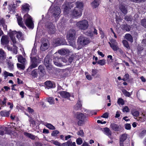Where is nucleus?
I'll use <instances>...</instances> for the list:
<instances>
[{"mask_svg": "<svg viewBox=\"0 0 146 146\" xmlns=\"http://www.w3.org/2000/svg\"><path fill=\"white\" fill-rule=\"evenodd\" d=\"M76 37V31L74 29H70L67 33V37L69 42V44L72 46L75 45L74 41Z\"/></svg>", "mask_w": 146, "mask_h": 146, "instance_id": "1", "label": "nucleus"}, {"mask_svg": "<svg viewBox=\"0 0 146 146\" xmlns=\"http://www.w3.org/2000/svg\"><path fill=\"white\" fill-rule=\"evenodd\" d=\"M76 26L79 29L85 30L88 27V23L87 20H83L77 22L76 24Z\"/></svg>", "mask_w": 146, "mask_h": 146, "instance_id": "2", "label": "nucleus"}, {"mask_svg": "<svg viewBox=\"0 0 146 146\" xmlns=\"http://www.w3.org/2000/svg\"><path fill=\"white\" fill-rule=\"evenodd\" d=\"M24 20L25 21L26 25L29 28L33 29L34 24L31 16L28 14L24 15Z\"/></svg>", "mask_w": 146, "mask_h": 146, "instance_id": "3", "label": "nucleus"}, {"mask_svg": "<svg viewBox=\"0 0 146 146\" xmlns=\"http://www.w3.org/2000/svg\"><path fill=\"white\" fill-rule=\"evenodd\" d=\"M10 36L11 39V44L13 45V52L14 54H16L17 52L18 48L17 46L19 44L18 42L16 41V40L15 37H13L14 36L13 34H12V33H10Z\"/></svg>", "mask_w": 146, "mask_h": 146, "instance_id": "4", "label": "nucleus"}, {"mask_svg": "<svg viewBox=\"0 0 146 146\" xmlns=\"http://www.w3.org/2000/svg\"><path fill=\"white\" fill-rule=\"evenodd\" d=\"M90 42L89 38L83 36H80L78 38V42L81 46H83Z\"/></svg>", "mask_w": 146, "mask_h": 146, "instance_id": "5", "label": "nucleus"}, {"mask_svg": "<svg viewBox=\"0 0 146 146\" xmlns=\"http://www.w3.org/2000/svg\"><path fill=\"white\" fill-rule=\"evenodd\" d=\"M30 56L31 63L30 65L29 68V69H32L36 67L39 63V60L37 59L35 57Z\"/></svg>", "mask_w": 146, "mask_h": 146, "instance_id": "6", "label": "nucleus"}, {"mask_svg": "<svg viewBox=\"0 0 146 146\" xmlns=\"http://www.w3.org/2000/svg\"><path fill=\"white\" fill-rule=\"evenodd\" d=\"M74 7L73 4L71 3L66 2L62 6V8L64 9V11L65 14H67L69 13L70 9Z\"/></svg>", "mask_w": 146, "mask_h": 146, "instance_id": "7", "label": "nucleus"}, {"mask_svg": "<svg viewBox=\"0 0 146 146\" xmlns=\"http://www.w3.org/2000/svg\"><path fill=\"white\" fill-rule=\"evenodd\" d=\"M72 15L73 17H79L82 15V11L78 8H74L72 13Z\"/></svg>", "mask_w": 146, "mask_h": 146, "instance_id": "8", "label": "nucleus"}, {"mask_svg": "<svg viewBox=\"0 0 146 146\" xmlns=\"http://www.w3.org/2000/svg\"><path fill=\"white\" fill-rule=\"evenodd\" d=\"M52 13L55 18L57 17L60 13V9L58 7H54L53 9Z\"/></svg>", "mask_w": 146, "mask_h": 146, "instance_id": "9", "label": "nucleus"}, {"mask_svg": "<svg viewBox=\"0 0 146 146\" xmlns=\"http://www.w3.org/2000/svg\"><path fill=\"white\" fill-rule=\"evenodd\" d=\"M47 30L49 34H53L55 31L54 26L51 23H49L47 25Z\"/></svg>", "mask_w": 146, "mask_h": 146, "instance_id": "10", "label": "nucleus"}, {"mask_svg": "<svg viewBox=\"0 0 146 146\" xmlns=\"http://www.w3.org/2000/svg\"><path fill=\"white\" fill-rule=\"evenodd\" d=\"M12 34L14 35H16L17 38L19 40H23L24 39V37L22 33L20 32H17L15 31H13L11 32Z\"/></svg>", "mask_w": 146, "mask_h": 146, "instance_id": "11", "label": "nucleus"}, {"mask_svg": "<svg viewBox=\"0 0 146 146\" xmlns=\"http://www.w3.org/2000/svg\"><path fill=\"white\" fill-rule=\"evenodd\" d=\"M9 42V38L7 36H3L1 39V43L3 45H7Z\"/></svg>", "mask_w": 146, "mask_h": 146, "instance_id": "12", "label": "nucleus"}, {"mask_svg": "<svg viewBox=\"0 0 146 146\" xmlns=\"http://www.w3.org/2000/svg\"><path fill=\"white\" fill-rule=\"evenodd\" d=\"M110 127L113 130L115 131H119L121 128L120 126L114 123H111Z\"/></svg>", "mask_w": 146, "mask_h": 146, "instance_id": "13", "label": "nucleus"}, {"mask_svg": "<svg viewBox=\"0 0 146 146\" xmlns=\"http://www.w3.org/2000/svg\"><path fill=\"white\" fill-rule=\"evenodd\" d=\"M58 93L60 94L62 98H66L70 97V94L69 93L64 91L58 92Z\"/></svg>", "mask_w": 146, "mask_h": 146, "instance_id": "14", "label": "nucleus"}, {"mask_svg": "<svg viewBox=\"0 0 146 146\" xmlns=\"http://www.w3.org/2000/svg\"><path fill=\"white\" fill-rule=\"evenodd\" d=\"M76 117L79 120H85L86 116L82 113L77 112L76 115Z\"/></svg>", "mask_w": 146, "mask_h": 146, "instance_id": "15", "label": "nucleus"}, {"mask_svg": "<svg viewBox=\"0 0 146 146\" xmlns=\"http://www.w3.org/2000/svg\"><path fill=\"white\" fill-rule=\"evenodd\" d=\"M70 52L69 50L66 49H62L58 51V52L61 55H64Z\"/></svg>", "mask_w": 146, "mask_h": 146, "instance_id": "16", "label": "nucleus"}, {"mask_svg": "<svg viewBox=\"0 0 146 146\" xmlns=\"http://www.w3.org/2000/svg\"><path fill=\"white\" fill-rule=\"evenodd\" d=\"M63 41L59 38H57L54 41V45L55 46H58L61 45H63L64 44L62 43Z\"/></svg>", "mask_w": 146, "mask_h": 146, "instance_id": "17", "label": "nucleus"}, {"mask_svg": "<svg viewBox=\"0 0 146 146\" xmlns=\"http://www.w3.org/2000/svg\"><path fill=\"white\" fill-rule=\"evenodd\" d=\"M49 45L46 43H42L40 46V50L42 51H45L49 48Z\"/></svg>", "mask_w": 146, "mask_h": 146, "instance_id": "18", "label": "nucleus"}, {"mask_svg": "<svg viewBox=\"0 0 146 146\" xmlns=\"http://www.w3.org/2000/svg\"><path fill=\"white\" fill-rule=\"evenodd\" d=\"M44 84L47 87L46 88L47 89L49 88H52L54 87V84L50 81H47L45 82Z\"/></svg>", "mask_w": 146, "mask_h": 146, "instance_id": "19", "label": "nucleus"}, {"mask_svg": "<svg viewBox=\"0 0 146 146\" xmlns=\"http://www.w3.org/2000/svg\"><path fill=\"white\" fill-rule=\"evenodd\" d=\"M18 60L19 62L23 64H25L26 62V60L22 55H19L18 57Z\"/></svg>", "mask_w": 146, "mask_h": 146, "instance_id": "20", "label": "nucleus"}, {"mask_svg": "<svg viewBox=\"0 0 146 146\" xmlns=\"http://www.w3.org/2000/svg\"><path fill=\"white\" fill-rule=\"evenodd\" d=\"M104 132L105 134L110 137L111 134V132L109 128L105 127L104 128Z\"/></svg>", "mask_w": 146, "mask_h": 146, "instance_id": "21", "label": "nucleus"}, {"mask_svg": "<svg viewBox=\"0 0 146 146\" xmlns=\"http://www.w3.org/2000/svg\"><path fill=\"white\" fill-rule=\"evenodd\" d=\"M76 7L75 8H78L79 10H80L81 11H82L83 10V4L81 2H76Z\"/></svg>", "mask_w": 146, "mask_h": 146, "instance_id": "22", "label": "nucleus"}, {"mask_svg": "<svg viewBox=\"0 0 146 146\" xmlns=\"http://www.w3.org/2000/svg\"><path fill=\"white\" fill-rule=\"evenodd\" d=\"M82 106L81 101L78 100L77 104L74 107V108L76 110H78L81 108Z\"/></svg>", "mask_w": 146, "mask_h": 146, "instance_id": "23", "label": "nucleus"}, {"mask_svg": "<svg viewBox=\"0 0 146 146\" xmlns=\"http://www.w3.org/2000/svg\"><path fill=\"white\" fill-rule=\"evenodd\" d=\"M17 20L19 25L23 28H25L26 27L24 26L23 23L22 18L20 17H18L17 18Z\"/></svg>", "mask_w": 146, "mask_h": 146, "instance_id": "24", "label": "nucleus"}, {"mask_svg": "<svg viewBox=\"0 0 146 146\" xmlns=\"http://www.w3.org/2000/svg\"><path fill=\"white\" fill-rule=\"evenodd\" d=\"M38 70L37 69H34L32 71L31 74L33 78H35L37 77L38 76Z\"/></svg>", "mask_w": 146, "mask_h": 146, "instance_id": "25", "label": "nucleus"}, {"mask_svg": "<svg viewBox=\"0 0 146 146\" xmlns=\"http://www.w3.org/2000/svg\"><path fill=\"white\" fill-rule=\"evenodd\" d=\"M6 53L2 48L0 49V59H4L6 57Z\"/></svg>", "mask_w": 146, "mask_h": 146, "instance_id": "26", "label": "nucleus"}, {"mask_svg": "<svg viewBox=\"0 0 146 146\" xmlns=\"http://www.w3.org/2000/svg\"><path fill=\"white\" fill-rule=\"evenodd\" d=\"M24 134L25 136L32 139H35L36 137L35 135L27 132L24 133Z\"/></svg>", "mask_w": 146, "mask_h": 146, "instance_id": "27", "label": "nucleus"}, {"mask_svg": "<svg viewBox=\"0 0 146 146\" xmlns=\"http://www.w3.org/2000/svg\"><path fill=\"white\" fill-rule=\"evenodd\" d=\"M99 0H94V1L91 3V5L94 8H95L99 5Z\"/></svg>", "mask_w": 146, "mask_h": 146, "instance_id": "28", "label": "nucleus"}, {"mask_svg": "<svg viewBox=\"0 0 146 146\" xmlns=\"http://www.w3.org/2000/svg\"><path fill=\"white\" fill-rule=\"evenodd\" d=\"M44 125L49 129L51 130H54L55 129V127L50 123H45Z\"/></svg>", "mask_w": 146, "mask_h": 146, "instance_id": "29", "label": "nucleus"}, {"mask_svg": "<svg viewBox=\"0 0 146 146\" xmlns=\"http://www.w3.org/2000/svg\"><path fill=\"white\" fill-rule=\"evenodd\" d=\"M125 38L127 40H128L130 41L131 42H132L133 41V38L129 34H126L125 36Z\"/></svg>", "mask_w": 146, "mask_h": 146, "instance_id": "30", "label": "nucleus"}, {"mask_svg": "<svg viewBox=\"0 0 146 146\" xmlns=\"http://www.w3.org/2000/svg\"><path fill=\"white\" fill-rule=\"evenodd\" d=\"M9 111H2L1 112V115L2 116L8 117L9 116Z\"/></svg>", "mask_w": 146, "mask_h": 146, "instance_id": "31", "label": "nucleus"}, {"mask_svg": "<svg viewBox=\"0 0 146 146\" xmlns=\"http://www.w3.org/2000/svg\"><path fill=\"white\" fill-rule=\"evenodd\" d=\"M127 134L126 133L122 135L120 137L119 140L124 141L127 138Z\"/></svg>", "mask_w": 146, "mask_h": 146, "instance_id": "32", "label": "nucleus"}, {"mask_svg": "<svg viewBox=\"0 0 146 146\" xmlns=\"http://www.w3.org/2000/svg\"><path fill=\"white\" fill-rule=\"evenodd\" d=\"M119 9L124 14H126L127 13V11L124 6L121 5L119 7Z\"/></svg>", "mask_w": 146, "mask_h": 146, "instance_id": "33", "label": "nucleus"}, {"mask_svg": "<svg viewBox=\"0 0 146 146\" xmlns=\"http://www.w3.org/2000/svg\"><path fill=\"white\" fill-rule=\"evenodd\" d=\"M22 9L23 11H28L29 10V5L27 4H25L23 5Z\"/></svg>", "mask_w": 146, "mask_h": 146, "instance_id": "34", "label": "nucleus"}, {"mask_svg": "<svg viewBox=\"0 0 146 146\" xmlns=\"http://www.w3.org/2000/svg\"><path fill=\"white\" fill-rule=\"evenodd\" d=\"M58 57H56L55 58L53 62L54 64L60 67L62 66V64L60 62V61H59L58 60H57V58Z\"/></svg>", "mask_w": 146, "mask_h": 146, "instance_id": "35", "label": "nucleus"}, {"mask_svg": "<svg viewBox=\"0 0 146 146\" xmlns=\"http://www.w3.org/2000/svg\"><path fill=\"white\" fill-rule=\"evenodd\" d=\"M110 46L118 44V43L116 41L113 39H112L110 40V42H109Z\"/></svg>", "mask_w": 146, "mask_h": 146, "instance_id": "36", "label": "nucleus"}, {"mask_svg": "<svg viewBox=\"0 0 146 146\" xmlns=\"http://www.w3.org/2000/svg\"><path fill=\"white\" fill-rule=\"evenodd\" d=\"M131 113L132 115L135 117H137L139 115V111L136 110H132Z\"/></svg>", "mask_w": 146, "mask_h": 146, "instance_id": "37", "label": "nucleus"}, {"mask_svg": "<svg viewBox=\"0 0 146 146\" xmlns=\"http://www.w3.org/2000/svg\"><path fill=\"white\" fill-rule=\"evenodd\" d=\"M5 77L7 78L8 76H13V75L12 73H9L6 71H5L3 72Z\"/></svg>", "mask_w": 146, "mask_h": 146, "instance_id": "38", "label": "nucleus"}, {"mask_svg": "<svg viewBox=\"0 0 146 146\" xmlns=\"http://www.w3.org/2000/svg\"><path fill=\"white\" fill-rule=\"evenodd\" d=\"M122 92L123 94L126 96L129 97L131 95L129 92L125 90H123Z\"/></svg>", "mask_w": 146, "mask_h": 146, "instance_id": "39", "label": "nucleus"}, {"mask_svg": "<svg viewBox=\"0 0 146 146\" xmlns=\"http://www.w3.org/2000/svg\"><path fill=\"white\" fill-rule=\"evenodd\" d=\"M17 66L18 68L21 70L24 69L25 67L24 65V64H21L19 63H17Z\"/></svg>", "mask_w": 146, "mask_h": 146, "instance_id": "40", "label": "nucleus"}, {"mask_svg": "<svg viewBox=\"0 0 146 146\" xmlns=\"http://www.w3.org/2000/svg\"><path fill=\"white\" fill-rule=\"evenodd\" d=\"M122 43L123 44L124 46L127 48H129V46L128 44L127 41L126 40H123L122 41Z\"/></svg>", "mask_w": 146, "mask_h": 146, "instance_id": "41", "label": "nucleus"}, {"mask_svg": "<svg viewBox=\"0 0 146 146\" xmlns=\"http://www.w3.org/2000/svg\"><path fill=\"white\" fill-rule=\"evenodd\" d=\"M98 63L101 66H103L106 63L105 60L104 59L100 60L98 61Z\"/></svg>", "mask_w": 146, "mask_h": 146, "instance_id": "42", "label": "nucleus"}, {"mask_svg": "<svg viewBox=\"0 0 146 146\" xmlns=\"http://www.w3.org/2000/svg\"><path fill=\"white\" fill-rule=\"evenodd\" d=\"M44 63L46 65V67L48 65L47 64H50V60H49L48 57H46L44 59Z\"/></svg>", "mask_w": 146, "mask_h": 146, "instance_id": "43", "label": "nucleus"}, {"mask_svg": "<svg viewBox=\"0 0 146 146\" xmlns=\"http://www.w3.org/2000/svg\"><path fill=\"white\" fill-rule=\"evenodd\" d=\"M117 102L119 105H124V102L123 100L121 98H119L118 99Z\"/></svg>", "mask_w": 146, "mask_h": 146, "instance_id": "44", "label": "nucleus"}, {"mask_svg": "<svg viewBox=\"0 0 146 146\" xmlns=\"http://www.w3.org/2000/svg\"><path fill=\"white\" fill-rule=\"evenodd\" d=\"M48 101L50 104H54V98L52 97H50L48 99Z\"/></svg>", "mask_w": 146, "mask_h": 146, "instance_id": "45", "label": "nucleus"}, {"mask_svg": "<svg viewBox=\"0 0 146 146\" xmlns=\"http://www.w3.org/2000/svg\"><path fill=\"white\" fill-rule=\"evenodd\" d=\"M59 133V132L58 130H54L51 133V135L52 136H56Z\"/></svg>", "mask_w": 146, "mask_h": 146, "instance_id": "46", "label": "nucleus"}, {"mask_svg": "<svg viewBox=\"0 0 146 146\" xmlns=\"http://www.w3.org/2000/svg\"><path fill=\"white\" fill-rule=\"evenodd\" d=\"M57 60H58L59 61H62L64 62H66L67 60L66 58L63 57H61L59 58H57Z\"/></svg>", "mask_w": 146, "mask_h": 146, "instance_id": "47", "label": "nucleus"}, {"mask_svg": "<svg viewBox=\"0 0 146 146\" xmlns=\"http://www.w3.org/2000/svg\"><path fill=\"white\" fill-rule=\"evenodd\" d=\"M77 134L82 137H83L84 135V133L82 130H80L77 132Z\"/></svg>", "mask_w": 146, "mask_h": 146, "instance_id": "48", "label": "nucleus"}, {"mask_svg": "<svg viewBox=\"0 0 146 146\" xmlns=\"http://www.w3.org/2000/svg\"><path fill=\"white\" fill-rule=\"evenodd\" d=\"M76 142L77 144L80 145L82 143L83 141L81 138H79L76 139Z\"/></svg>", "mask_w": 146, "mask_h": 146, "instance_id": "49", "label": "nucleus"}, {"mask_svg": "<svg viewBox=\"0 0 146 146\" xmlns=\"http://www.w3.org/2000/svg\"><path fill=\"white\" fill-rule=\"evenodd\" d=\"M51 143H53L54 144L58 146H60L61 145L60 143L57 141L52 140L51 141Z\"/></svg>", "mask_w": 146, "mask_h": 146, "instance_id": "50", "label": "nucleus"}, {"mask_svg": "<svg viewBox=\"0 0 146 146\" xmlns=\"http://www.w3.org/2000/svg\"><path fill=\"white\" fill-rule=\"evenodd\" d=\"M85 120H79L78 122V124L79 126H82L84 123Z\"/></svg>", "mask_w": 146, "mask_h": 146, "instance_id": "51", "label": "nucleus"}, {"mask_svg": "<svg viewBox=\"0 0 146 146\" xmlns=\"http://www.w3.org/2000/svg\"><path fill=\"white\" fill-rule=\"evenodd\" d=\"M98 72V70L96 69H92V75L95 76Z\"/></svg>", "mask_w": 146, "mask_h": 146, "instance_id": "52", "label": "nucleus"}, {"mask_svg": "<svg viewBox=\"0 0 146 146\" xmlns=\"http://www.w3.org/2000/svg\"><path fill=\"white\" fill-rule=\"evenodd\" d=\"M7 99L6 98H4L3 100V101H2L1 102V105L2 106H5L6 105V100Z\"/></svg>", "mask_w": 146, "mask_h": 146, "instance_id": "53", "label": "nucleus"}, {"mask_svg": "<svg viewBox=\"0 0 146 146\" xmlns=\"http://www.w3.org/2000/svg\"><path fill=\"white\" fill-rule=\"evenodd\" d=\"M36 50L35 49V48H33L32 51V53L31 54V56H32L33 57H35L33 56V55H35L36 54Z\"/></svg>", "mask_w": 146, "mask_h": 146, "instance_id": "54", "label": "nucleus"}, {"mask_svg": "<svg viewBox=\"0 0 146 146\" xmlns=\"http://www.w3.org/2000/svg\"><path fill=\"white\" fill-rule=\"evenodd\" d=\"M141 25L145 27L146 28V19H144L141 20Z\"/></svg>", "mask_w": 146, "mask_h": 146, "instance_id": "55", "label": "nucleus"}, {"mask_svg": "<svg viewBox=\"0 0 146 146\" xmlns=\"http://www.w3.org/2000/svg\"><path fill=\"white\" fill-rule=\"evenodd\" d=\"M99 30L100 31V34L101 35V37L102 38H103L104 37V33L101 28H100L99 29Z\"/></svg>", "mask_w": 146, "mask_h": 146, "instance_id": "56", "label": "nucleus"}, {"mask_svg": "<svg viewBox=\"0 0 146 146\" xmlns=\"http://www.w3.org/2000/svg\"><path fill=\"white\" fill-rule=\"evenodd\" d=\"M129 110L127 106H125L123 109V112H128L129 111Z\"/></svg>", "mask_w": 146, "mask_h": 146, "instance_id": "57", "label": "nucleus"}, {"mask_svg": "<svg viewBox=\"0 0 146 146\" xmlns=\"http://www.w3.org/2000/svg\"><path fill=\"white\" fill-rule=\"evenodd\" d=\"M124 29L126 30L127 31H129L130 30V28L129 25L126 24L124 25Z\"/></svg>", "mask_w": 146, "mask_h": 146, "instance_id": "58", "label": "nucleus"}, {"mask_svg": "<svg viewBox=\"0 0 146 146\" xmlns=\"http://www.w3.org/2000/svg\"><path fill=\"white\" fill-rule=\"evenodd\" d=\"M110 47L114 51H117V49L119 47L118 44L112 46Z\"/></svg>", "mask_w": 146, "mask_h": 146, "instance_id": "59", "label": "nucleus"}, {"mask_svg": "<svg viewBox=\"0 0 146 146\" xmlns=\"http://www.w3.org/2000/svg\"><path fill=\"white\" fill-rule=\"evenodd\" d=\"M124 19L127 21H131L132 20L131 17V16H126L125 17Z\"/></svg>", "mask_w": 146, "mask_h": 146, "instance_id": "60", "label": "nucleus"}, {"mask_svg": "<svg viewBox=\"0 0 146 146\" xmlns=\"http://www.w3.org/2000/svg\"><path fill=\"white\" fill-rule=\"evenodd\" d=\"M125 128L127 130H129L131 128V126L130 124L127 123L125 125Z\"/></svg>", "mask_w": 146, "mask_h": 146, "instance_id": "61", "label": "nucleus"}, {"mask_svg": "<svg viewBox=\"0 0 146 146\" xmlns=\"http://www.w3.org/2000/svg\"><path fill=\"white\" fill-rule=\"evenodd\" d=\"M5 48H6L8 50L12 51L13 52V48L11 47L9 45H7L5 46Z\"/></svg>", "mask_w": 146, "mask_h": 146, "instance_id": "62", "label": "nucleus"}, {"mask_svg": "<svg viewBox=\"0 0 146 146\" xmlns=\"http://www.w3.org/2000/svg\"><path fill=\"white\" fill-rule=\"evenodd\" d=\"M129 77V75L128 74H126L124 76V78L122 80L124 81H125V80H127L128 79Z\"/></svg>", "mask_w": 146, "mask_h": 146, "instance_id": "63", "label": "nucleus"}, {"mask_svg": "<svg viewBox=\"0 0 146 146\" xmlns=\"http://www.w3.org/2000/svg\"><path fill=\"white\" fill-rule=\"evenodd\" d=\"M117 52H118L121 54H123V50L119 47L117 49Z\"/></svg>", "mask_w": 146, "mask_h": 146, "instance_id": "64", "label": "nucleus"}]
</instances>
